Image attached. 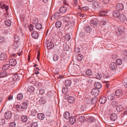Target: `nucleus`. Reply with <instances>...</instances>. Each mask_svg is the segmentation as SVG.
<instances>
[{"mask_svg":"<svg viewBox=\"0 0 127 127\" xmlns=\"http://www.w3.org/2000/svg\"><path fill=\"white\" fill-rule=\"evenodd\" d=\"M28 102V101L26 100L23 101L20 104V108L22 110L24 111V110L26 109H27V107Z\"/></svg>","mask_w":127,"mask_h":127,"instance_id":"1","label":"nucleus"},{"mask_svg":"<svg viewBox=\"0 0 127 127\" xmlns=\"http://www.w3.org/2000/svg\"><path fill=\"white\" fill-rule=\"evenodd\" d=\"M75 118L77 119L78 121L82 122H84L86 118L85 116L79 115H77Z\"/></svg>","mask_w":127,"mask_h":127,"instance_id":"2","label":"nucleus"},{"mask_svg":"<svg viewBox=\"0 0 127 127\" xmlns=\"http://www.w3.org/2000/svg\"><path fill=\"white\" fill-rule=\"evenodd\" d=\"M116 9L118 11H121L124 9V5L122 3L118 4L117 5Z\"/></svg>","mask_w":127,"mask_h":127,"instance_id":"3","label":"nucleus"},{"mask_svg":"<svg viewBox=\"0 0 127 127\" xmlns=\"http://www.w3.org/2000/svg\"><path fill=\"white\" fill-rule=\"evenodd\" d=\"M99 93V92L98 89L94 88L92 90L91 94L93 95L97 96L98 95Z\"/></svg>","mask_w":127,"mask_h":127,"instance_id":"4","label":"nucleus"},{"mask_svg":"<svg viewBox=\"0 0 127 127\" xmlns=\"http://www.w3.org/2000/svg\"><path fill=\"white\" fill-rule=\"evenodd\" d=\"M9 63L10 65L12 66H14L17 64V62L15 59L14 58H12L9 60Z\"/></svg>","mask_w":127,"mask_h":127,"instance_id":"5","label":"nucleus"},{"mask_svg":"<svg viewBox=\"0 0 127 127\" xmlns=\"http://www.w3.org/2000/svg\"><path fill=\"white\" fill-rule=\"evenodd\" d=\"M115 94L117 96L121 97L123 95V91L121 90H117L115 91Z\"/></svg>","mask_w":127,"mask_h":127,"instance_id":"6","label":"nucleus"},{"mask_svg":"<svg viewBox=\"0 0 127 127\" xmlns=\"http://www.w3.org/2000/svg\"><path fill=\"white\" fill-rule=\"evenodd\" d=\"M117 67L116 63L114 62L111 63L110 64V68L111 70H114L116 69Z\"/></svg>","mask_w":127,"mask_h":127,"instance_id":"7","label":"nucleus"},{"mask_svg":"<svg viewBox=\"0 0 127 127\" xmlns=\"http://www.w3.org/2000/svg\"><path fill=\"white\" fill-rule=\"evenodd\" d=\"M124 107L121 105H118L116 107L117 111L118 112H121L123 111L124 110Z\"/></svg>","mask_w":127,"mask_h":127,"instance_id":"8","label":"nucleus"},{"mask_svg":"<svg viewBox=\"0 0 127 127\" xmlns=\"http://www.w3.org/2000/svg\"><path fill=\"white\" fill-rule=\"evenodd\" d=\"M118 18L119 20L122 22H124L126 19L125 16L123 14H120Z\"/></svg>","mask_w":127,"mask_h":127,"instance_id":"9","label":"nucleus"},{"mask_svg":"<svg viewBox=\"0 0 127 127\" xmlns=\"http://www.w3.org/2000/svg\"><path fill=\"white\" fill-rule=\"evenodd\" d=\"M32 36L33 38L34 39H37L38 37L39 34L37 32L33 31L32 32Z\"/></svg>","mask_w":127,"mask_h":127,"instance_id":"10","label":"nucleus"},{"mask_svg":"<svg viewBox=\"0 0 127 127\" xmlns=\"http://www.w3.org/2000/svg\"><path fill=\"white\" fill-rule=\"evenodd\" d=\"M5 117L6 119H9L11 117V114L10 112H7L4 114Z\"/></svg>","mask_w":127,"mask_h":127,"instance_id":"11","label":"nucleus"},{"mask_svg":"<svg viewBox=\"0 0 127 127\" xmlns=\"http://www.w3.org/2000/svg\"><path fill=\"white\" fill-rule=\"evenodd\" d=\"M31 115L33 116H35L38 114L36 108H34L31 111Z\"/></svg>","mask_w":127,"mask_h":127,"instance_id":"12","label":"nucleus"},{"mask_svg":"<svg viewBox=\"0 0 127 127\" xmlns=\"http://www.w3.org/2000/svg\"><path fill=\"white\" fill-rule=\"evenodd\" d=\"M107 100L105 96H101L100 98L99 102L102 104L105 103Z\"/></svg>","mask_w":127,"mask_h":127,"instance_id":"13","label":"nucleus"},{"mask_svg":"<svg viewBox=\"0 0 127 127\" xmlns=\"http://www.w3.org/2000/svg\"><path fill=\"white\" fill-rule=\"evenodd\" d=\"M117 115L115 113H113L110 115V119L112 121H115L117 120Z\"/></svg>","mask_w":127,"mask_h":127,"instance_id":"14","label":"nucleus"},{"mask_svg":"<svg viewBox=\"0 0 127 127\" xmlns=\"http://www.w3.org/2000/svg\"><path fill=\"white\" fill-rule=\"evenodd\" d=\"M7 55L6 54L4 53H1L0 55V60L3 61L6 59Z\"/></svg>","mask_w":127,"mask_h":127,"instance_id":"15","label":"nucleus"},{"mask_svg":"<svg viewBox=\"0 0 127 127\" xmlns=\"http://www.w3.org/2000/svg\"><path fill=\"white\" fill-rule=\"evenodd\" d=\"M7 75V71L2 70L0 71V77H2L6 76Z\"/></svg>","mask_w":127,"mask_h":127,"instance_id":"16","label":"nucleus"},{"mask_svg":"<svg viewBox=\"0 0 127 127\" xmlns=\"http://www.w3.org/2000/svg\"><path fill=\"white\" fill-rule=\"evenodd\" d=\"M93 6L95 7V8H99L100 7V4L97 1H95L93 3Z\"/></svg>","mask_w":127,"mask_h":127,"instance_id":"17","label":"nucleus"},{"mask_svg":"<svg viewBox=\"0 0 127 127\" xmlns=\"http://www.w3.org/2000/svg\"><path fill=\"white\" fill-rule=\"evenodd\" d=\"M68 102L70 103H73L75 101V99L74 97L72 96H69L68 98Z\"/></svg>","mask_w":127,"mask_h":127,"instance_id":"18","label":"nucleus"},{"mask_svg":"<svg viewBox=\"0 0 127 127\" xmlns=\"http://www.w3.org/2000/svg\"><path fill=\"white\" fill-rule=\"evenodd\" d=\"M63 20L64 23H69V17L68 16H65L63 17Z\"/></svg>","mask_w":127,"mask_h":127,"instance_id":"19","label":"nucleus"},{"mask_svg":"<svg viewBox=\"0 0 127 127\" xmlns=\"http://www.w3.org/2000/svg\"><path fill=\"white\" fill-rule=\"evenodd\" d=\"M95 87L96 88V89H100L102 87L101 84L99 82H95L94 84Z\"/></svg>","mask_w":127,"mask_h":127,"instance_id":"20","label":"nucleus"},{"mask_svg":"<svg viewBox=\"0 0 127 127\" xmlns=\"http://www.w3.org/2000/svg\"><path fill=\"white\" fill-rule=\"evenodd\" d=\"M86 73L88 76L90 77L93 76L92 71L90 69H87L86 71Z\"/></svg>","mask_w":127,"mask_h":127,"instance_id":"21","label":"nucleus"},{"mask_svg":"<svg viewBox=\"0 0 127 127\" xmlns=\"http://www.w3.org/2000/svg\"><path fill=\"white\" fill-rule=\"evenodd\" d=\"M69 122L70 124L73 125L75 122V118L74 117H71L69 118Z\"/></svg>","mask_w":127,"mask_h":127,"instance_id":"22","label":"nucleus"},{"mask_svg":"<svg viewBox=\"0 0 127 127\" xmlns=\"http://www.w3.org/2000/svg\"><path fill=\"white\" fill-rule=\"evenodd\" d=\"M64 116L66 119H68L70 117V114L68 112H66L64 114Z\"/></svg>","mask_w":127,"mask_h":127,"instance_id":"23","label":"nucleus"},{"mask_svg":"<svg viewBox=\"0 0 127 127\" xmlns=\"http://www.w3.org/2000/svg\"><path fill=\"white\" fill-rule=\"evenodd\" d=\"M112 14L116 18H118L120 14L119 12L117 10L114 11Z\"/></svg>","mask_w":127,"mask_h":127,"instance_id":"24","label":"nucleus"},{"mask_svg":"<svg viewBox=\"0 0 127 127\" xmlns=\"http://www.w3.org/2000/svg\"><path fill=\"white\" fill-rule=\"evenodd\" d=\"M67 10L66 7L64 6H63L60 7V12L62 13H65Z\"/></svg>","mask_w":127,"mask_h":127,"instance_id":"25","label":"nucleus"},{"mask_svg":"<svg viewBox=\"0 0 127 127\" xmlns=\"http://www.w3.org/2000/svg\"><path fill=\"white\" fill-rule=\"evenodd\" d=\"M4 23L7 27H9L11 25V22L9 20H6L5 21Z\"/></svg>","mask_w":127,"mask_h":127,"instance_id":"26","label":"nucleus"},{"mask_svg":"<svg viewBox=\"0 0 127 127\" xmlns=\"http://www.w3.org/2000/svg\"><path fill=\"white\" fill-rule=\"evenodd\" d=\"M37 116L38 118L40 120H43L45 118V115L43 113L38 114Z\"/></svg>","mask_w":127,"mask_h":127,"instance_id":"27","label":"nucleus"},{"mask_svg":"<svg viewBox=\"0 0 127 127\" xmlns=\"http://www.w3.org/2000/svg\"><path fill=\"white\" fill-rule=\"evenodd\" d=\"M20 79V77L18 75H16L13 76L10 79L12 80L13 81H16Z\"/></svg>","mask_w":127,"mask_h":127,"instance_id":"28","label":"nucleus"},{"mask_svg":"<svg viewBox=\"0 0 127 127\" xmlns=\"http://www.w3.org/2000/svg\"><path fill=\"white\" fill-rule=\"evenodd\" d=\"M9 68V66L8 64H5L3 66L2 70L4 71H7Z\"/></svg>","mask_w":127,"mask_h":127,"instance_id":"29","label":"nucleus"},{"mask_svg":"<svg viewBox=\"0 0 127 127\" xmlns=\"http://www.w3.org/2000/svg\"><path fill=\"white\" fill-rule=\"evenodd\" d=\"M124 30L125 27L123 26H122L119 28L118 31L119 34H120L124 32Z\"/></svg>","mask_w":127,"mask_h":127,"instance_id":"30","label":"nucleus"},{"mask_svg":"<svg viewBox=\"0 0 127 127\" xmlns=\"http://www.w3.org/2000/svg\"><path fill=\"white\" fill-rule=\"evenodd\" d=\"M65 85L66 87H69L71 85V81L70 80H66L65 81Z\"/></svg>","mask_w":127,"mask_h":127,"instance_id":"31","label":"nucleus"},{"mask_svg":"<svg viewBox=\"0 0 127 127\" xmlns=\"http://www.w3.org/2000/svg\"><path fill=\"white\" fill-rule=\"evenodd\" d=\"M35 27L36 29L40 30L42 29V26L40 24L37 23L35 25Z\"/></svg>","mask_w":127,"mask_h":127,"instance_id":"32","label":"nucleus"},{"mask_svg":"<svg viewBox=\"0 0 127 127\" xmlns=\"http://www.w3.org/2000/svg\"><path fill=\"white\" fill-rule=\"evenodd\" d=\"M62 22L60 21H57L55 23V26L58 28H60L61 26Z\"/></svg>","mask_w":127,"mask_h":127,"instance_id":"33","label":"nucleus"},{"mask_svg":"<svg viewBox=\"0 0 127 127\" xmlns=\"http://www.w3.org/2000/svg\"><path fill=\"white\" fill-rule=\"evenodd\" d=\"M23 98L22 94L20 93L18 94L17 96V99L19 100H22Z\"/></svg>","mask_w":127,"mask_h":127,"instance_id":"34","label":"nucleus"},{"mask_svg":"<svg viewBox=\"0 0 127 127\" xmlns=\"http://www.w3.org/2000/svg\"><path fill=\"white\" fill-rule=\"evenodd\" d=\"M61 15L60 13L59 12H56L54 16V17L55 19H57Z\"/></svg>","mask_w":127,"mask_h":127,"instance_id":"35","label":"nucleus"},{"mask_svg":"<svg viewBox=\"0 0 127 127\" xmlns=\"http://www.w3.org/2000/svg\"><path fill=\"white\" fill-rule=\"evenodd\" d=\"M91 30V29L90 27L88 26L85 27V31L87 33H90Z\"/></svg>","mask_w":127,"mask_h":127,"instance_id":"36","label":"nucleus"},{"mask_svg":"<svg viewBox=\"0 0 127 127\" xmlns=\"http://www.w3.org/2000/svg\"><path fill=\"white\" fill-rule=\"evenodd\" d=\"M116 64L118 65H120L122 63V60L120 59H117L116 61Z\"/></svg>","mask_w":127,"mask_h":127,"instance_id":"37","label":"nucleus"},{"mask_svg":"<svg viewBox=\"0 0 127 127\" xmlns=\"http://www.w3.org/2000/svg\"><path fill=\"white\" fill-rule=\"evenodd\" d=\"M27 117L26 116H22L21 117V121L23 122H26L27 120Z\"/></svg>","mask_w":127,"mask_h":127,"instance_id":"38","label":"nucleus"},{"mask_svg":"<svg viewBox=\"0 0 127 127\" xmlns=\"http://www.w3.org/2000/svg\"><path fill=\"white\" fill-rule=\"evenodd\" d=\"M53 114L52 108H51L50 111L48 112V116L50 117H52Z\"/></svg>","mask_w":127,"mask_h":127,"instance_id":"39","label":"nucleus"},{"mask_svg":"<svg viewBox=\"0 0 127 127\" xmlns=\"http://www.w3.org/2000/svg\"><path fill=\"white\" fill-rule=\"evenodd\" d=\"M95 75V78H96L100 79L101 78V75L99 73H96Z\"/></svg>","mask_w":127,"mask_h":127,"instance_id":"40","label":"nucleus"},{"mask_svg":"<svg viewBox=\"0 0 127 127\" xmlns=\"http://www.w3.org/2000/svg\"><path fill=\"white\" fill-rule=\"evenodd\" d=\"M83 58L81 54L78 55L77 57V60L79 61H81Z\"/></svg>","mask_w":127,"mask_h":127,"instance_id":"41","label":"nucleus"},{"mask_svg":"<svg viewBox=\"0 0 127 127\" xmlns=\"http://www.w3.org/2000/svg\"><path fill=\"white\" fill-rule=\"evenodd\" d=\"M59 58V56L58 55L55 54L53 56V59L54 60L56 61L58 60Z\"/></svg>","mask_w":127,"mask_h":127,"instance_id":"42","label":"nucleus"},{"mask_svg":"<svg viewBox=\"0 0 127 127\" xmlns=\"http://www.w3.org/2000/svg\"><path fill=\"white\" fill-rule=\"evenodd\" d=\"M54 44L52 42H50L49 43V46H48V49H51L54 47Z\"/></svg>","mask_w":127,"mask_h":127,"instance_id":"43","label":"nucleus"},{"mask_svg":"<svg viewBox=\"0 0 127 127\" xmlns=\"http://www.w3.org/2000/svg\"><path fill=\"white\" fill-rule=\"evenodd\" d=\"M40 103L41 104H44L45 103V101L44 98L42 97L39 100Z\"/></svg>","mask_w":127,"mask_h":127,"instance_id":"44","label":"nucleus"},{"mask_svg":"<svg viewBox=\"0 0 127 127\" xmlns=\"http://www.w3.org/2000/svg\"><path fill=\"white\" fill-rule=\"evenodd\" d=\"M97 20L96 19H95L92 21L91 23V24L94 25H95L97 24Z\"/></svg>","mask_w":127,"mask_h":127,"instance_id":"45","label":"nucleus"},{"mask_svg":"<svg viewBox=\"0 0 127 127\" xmlns=\"http://www.w3.org/2000/svg\"><path fill=\"white\" fill-rule=\"evenodd\" d=\"M109 11L107 10L106 11H101V12H100V14H99V16H103L105 15V14H103V13H107Z\"/></svg>","mask_w":127,"mask_h":127,"instance_id":"46","label":"nucleus"},{"mask_svg":"<svg viewBox=\"0 0 127 127\" xmlns=\"http://www.w3.org/2000/svg\"><path fill=\"white\" fill-rule=\"evenodd\" d=\"M14 41L15 42H18L19 41V37L17 36H15L14 37Z\"/></svg>","mask_w":127,"mask_h":127,"instance_id":"47","label":"nucleus"},{"mask_svg":"<svg viewBox=\"0 0 127 127\" xmlns=\"http://www.w3.org/2000/svg\"><path fill=\"white\" fill-rule=\"evenodd\" d=\"M5 40V38L3 37H0V42L1 43H3Z\"/></svg>","mask_w":127,"mask_h":127,"instance_id":"48","label":"nucleus"},{"mask_svg":"<svg viewBox=\"0 0 127 127\" xmlns=\"http://www.w3.org/2000/svg\"><path fill=\"white\" fill-rule=\"evenodd\" d=\"M65 37L66 40L68 41L70 39V36L69 35H66Z\"/></svg>","mask_w":127,"mask_h":127,"instance_id":"49","label":"nucleus"},{"mask_svg":"<svg viewBox=\"0 0 127 127\" xmlns=\"http://www.w3.org/2000/svg\"><path fill=\"white\" fill-rule=\"evenodd\" d=\"M37 126L38 124L36 122L33 123L31 125V127H37Z\"/></svg>","mask_w":127,"mask_h":127,"instance_id":"50","label":"nucleus"},{"mask_svg":"<svg viewBox=\"0 0 127 127\" xmlns=\"http://www.w3.org/2000/svg\"><path fill=\"white\" fill-rule=\"evenodd\" d=\"M15 108H16V109L17 111H18L19 110L20 108V105H19L18 104H16L15 105Z\"/></svg>","mask_w":127,"mask_h":127,"instance_id":"51","label":"nucleus"},{"mask_svg":"<svg viewBox=\"0 0 127 127\" xmlns=\"http://www.w3.org/2000/svg\"><path fill=\"white\" fill-rule=\"evenodd\" d=\"M44 45L45 48H46L47 49H48V41L46 39L45 41H44Z\"/></svg>","mask_w":127,"mask_h":127,"instance_id":"52","label":"nucleus"},{"mask_svg":"<svg viewBox=\"0 0 127 127\" xmlns=\"http://www.w3.org/2000/svg\"><path fill=\"white\" fill-rule=\"evenodd\" d=\"M15 123L14 122H11L9 124L10 127H15Z\"/></svg>","mask_w":127,"mask_h":127,"instance_id":"53","label":"nucleus"},{"mask_svg":"<svg viewBox=\"0 0 127 127\" xmlns=\"http://www.w3.org/2000/svg\"><path fill=\"white\" fill-rule=\"evenodd\" d=\"M81 111H84L86 109L85 106V105H83L80 108Z\"/></svg>","mask_w":127,"mask_h":127,"instance_id":"54","label":"nucleus"},{"mask_svg":"<svg viewBox=\"0 0 127 127\" xmlns=\"http://www.w3.org/2000/svg\"><path fill=\"white\" fill-rule=\"evenodd\" d=\"M67 90V89L64 88H63L62 89V92L63 93L65 94L66 93Z\"/></svg>","mask_w":127,"mask_h":127,"instance_id":"55","label":"nucleus"},{"mask_svg":"<svg viewBox=\"0 0 127 127\" xmlns=\"http://www.w3.org/2000/svg\"><path fill=\"white\" fill-rule=\"evenodd\" d=\"M112 104L113 106L114 107L117 105V103L116 101H113L112 102Z\"/></svg>","mask_w":127,"mask_h":127,"instance_id":"56","label":"nucleus"},{"mask_svg":"<svg viewBox=\"0 0 127 127\" xmlns=\"http://www.w3.org/2000/svg\"><path fill=\"white\" fill-rule=\"evenodd\" d=\"M33 26L32 24H31L30 26L29 27L30 28V31H32L33 30Z\"/></svg>","mask_w":127,"mask_h":127,"instance_id":"57","label":"nucleus"},{"mask_svg":"<svg viewBox=\"0 0 127 127\" xmlns=\"http://www.w3.org/2000/svg\"><path fill=\"white\" fill-rule=\"evenodd\" d=\"M30 90H31V92H33L34 91V88L33 87H31V88H28V91L30 92Z\"/></svg>","mask_w":127,"mask_h":127,"instance_id":"58","label":"nucleus"},{"mask_svg":"<svg viewBox=\"0 0 127 127\" xmlns=\"http://www.w3.org/2000/svg\"><path fill=\"white\" fill-rule=\"evenodd\" d=\"M79 68V66L77 65H75V67L74 68V69L75 70L77 71L78 69Z\"/></svg>","mask_w":127,"mask_h":127,"instance_id":"59","label":"nucleus"},{"mask_svg":"<svg viewBox=\"0 0 127 127\" xmlns=\"http://www.w3.org/2000/svg\"><path fill=\"white\" fill-rule=\"evenodd\" d=\"M44 93V91L42 89H40L39 90V94L40 95H42Z\"/></svg>","mask_w":127,"mask_h":127,"instance_id":"60","label":"nucleus"},{"mask_svg":"<svg viewBox=\"0 0 127 127\" xmlns=\"http://www.w3.org/2000/svg\"><path fill=\"white\" fill-rule=\"evenodd\" d=\"M19 46L18 45L16 44L15 46H14V48L15 50L17 49H19Z\"/></svg>","mask_w":127,"mask_h":127,"instance_id":"61","label":"nucleus"},{"mask_svg":"<svg viewBox=\"0 0 127 127\" xmlns=\"http://www.w3.org/2000/svg\"><path fill=\"white\" fill-rule=\"evenodd\" d=\"M111 97V98H110V99L111 100H113V99L115 98V96L114 95H110V96H109V97Z\"/></svg>","mask_w":127,"mask_h":127,"instance_id":"62","label":"nucleus"},{"mask_svg":"<svg viewBox=\"0 0 127 127\" xmlns=\"http://www.w3.org/2000/svg\"><path fill=\"white\" fill-rule=\"evenodd\" d=\"M82 9L86 11L88 10V7L85 6L82 7Z\"/></svg>","mask_w":127,"mask_h":127,"instance_id":"63","label":"nucleus"},{"mask_svg":"<svg viewBox=\"0 0 127 127\" xmlns=\"http://www.w3.org/2000/svg\"><path fill=\"white\" fill-rule=\"evenodd\" d=\"M13 97L11 95H9L8 97V100H12Z\"/></svg>","mask_w":127,"mask_h":127,"instance_id":"64","label":"nucleus"}]
</instances>
